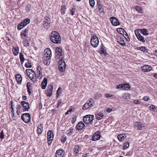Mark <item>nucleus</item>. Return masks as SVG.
Returning a JSON list of instances; mask_svg holds the SVG:
<instances>
[{
	"label": "nucleus",
	"mask_w": 157,
	"mask_h": 157,
	"mask_svg": "<svg viewBox=\"0 0 157 157\" xmlns=\"http://www.w3.org/2000/svg\"><path fill=\"white\" fill-rule=\"evenodd\" d=\"M34 71L31 69H27L26 70V73L28 76H29L31 74H32L33 72H34Z\"/></svg>",
	"instance_id": "obj_33"
},
{
	"label": "nucleus",
	"mask_w": 157,
	"mask_h": 157,
	"mask_svg": "<svg viewBox=\"0 0 157 157\" xmlns=\"http://www.w3.org/2000/svg\"><path fill=\"white\" fill-rule=\"evenodd\" d=\"M50 39L54 43L59 44L61 42L60 36L59 33L56 31H53L51 33Z\"/></svg>",
	"instance_id": "obj_1"
},
{
	"label": "nucleus",
	"mask_w": 157,
	"mask_h": 157,
	"mask_svg": "<svg viewBox=\"0 0 157 157\" xmlns=\"http://www.w3.org/2000/svg\"><path fill=\"white\" fill-rule=\"evenodd\" d=\"M97 4L98 6H101V3L100 2V0H97Z\"/></svg>",
	"instance_id": "obj_64"
},
{
	"label": "nucleus",
	"mask_w": 157,
	"mask_h": 157,
	"mask_svg": "<svg viewBox=\"0 0 157 157\" xmlns=\"http://www.w3.org/2000/svg\"><path fill=\"white\" fill-rule=\"evenodd\" d=\"M58 64V69L59 71L61 72H63L65 70L66 65L64 61L62 58L59 60Z\"/></svg>",
	"instance_id": "obj_4"
},
{
	"label": "nucleus",
	"mask_w": 157,
	"mask_h": 157,
	"mask_svg": "<svg viewBox=\"0 0 157 157\" xmlns=\"http://www.w3.org/2000/svg\"><path fill=\"white\" fill-rule=\"evenodd\" d=\"M19 51V48L18 47L14 48L13 49V52L15 56H17L18 55Z\"/></svg>",
	"instance_id": "obj_26"
},
{
	"label": "nucleus",
	"mask_w": 157,
	"mask_h": 157,
	"mask_svg": "<svg viewBox=\"0 0 157 157\" xmlns=\"http://www.w3.org/2000/svg\"><path fill=\"white\" fill-rule=\"evenodd\" d=\"M85 124L82 121L79 122L76 125V128L78 130H80L84 128Z\"/></svg>",
	"instance_id": "obj_13"
},
{
	"label": "nucleus",
	"mask_w": 157,
	"mask_h": 157,
	"mask_svg": "<svg viewBox=\"0 0 157 157\" xmlns=\"http://www.w3.org/2000/svg\"><path fill=\"white\" fill-rule=\"evenodd\" d=\"M94 116L91 115H88L84 117L83 118V121L86 124H91L93 123Z\"/></svg>",
	"instance_id": "obj_3"
},
{
	"label": "nucleus",
	"mask_w": 157,
	"mask_h": 157,
	"mask_svg": "<svg viewBox=\"0 0 157 157\" xmlns=\"http://www.w3.org/2000/svg\"><path fill=\"white\" fill-rule=\"evenodd\" d=\"M21 118L24 122L28 123L31 120L30 114L28 113H23L21 116Z\"/></svg>",
	"instance_id": "obj_7"
},
{
	"label": "nucleus",
	"mask_w": 157,
	"mask_h": 157,
	"mask_svg": "<svg viewBox=\"0 0 157 157\" xmlns=\"http://www.w3.org/2000/svg\"><path fill=\"white\" fill-rule=\"evenodd\" d=\"M123 97L124 98L128 99L130 98V94L129 93H124L123 95Z\"/></svg>",
	"instance_id": "obj_35"
},
{
	"label": "nucleus",
	"mask_w": 157,
	"mask_h": 157,
	"mask_svg": "<svg viewBox=\"0 0 157 157\" xmlns=\"http://www.w3.org/2000/svg\"><path fill=\"white\" fill-rule=\"evenodd\" d=\"M149 98V97L148 96H145L144 97L143 99L144 101H147L148 100Z\"/></svg>",
	"instance_id": "obj_59"
},
{
	"label": "nucleus",
	"mask_w": 157,
	"mask_h": 157,
	"mask_svg": "<svg viewBox=\"0 0 157 157\" xmlns=\"http://www.w3.org/2000/svg\"><path fill=\"white\" fill-rule=\"evenodd\" d=\"M123 87V84H121L120 85H118L117 86V88L119 89H121L122 90Z\"/></svg>",
	"instance_id": "obj_56"
},
{
	"label": "nucleus",
	"mask_w": 157,
	"mask_h": 157,
	"mask_svg": "<svg viewBox=\"0 0 157 157\" xmlns=\"http://www.w3.org/2000/svg\"><path fill=\"white\" fill-rule=\"evenodd\" d=\"M65 152L62 149H59L56 151L55 153L56 157H63Z\"/></svg>",
	"instance_id": "obj_11"
},
{
	"label": "nucleus",
	"mask_w": 157,
	"mask_h": 157,
	"mask_svg": "<svg viewBox=\"0 0 157 157\" xmlns=\"http://www.w3.org/2000/svg\"><path fill=\"white\" fill-rule=\"evenodd\" d=\"M23 43L24 46L25 47H27L29 45V42L26 40V39H23Z\"/></svg>",
	"instance_id": "obj_34"
},
{
	"label": "nucleus",
	"mask_w": 157,
	"mask_h": 157,
	"mask_svg": "<svg viewBox=\"0 0 157 157\" xmlns=\"http://www.w3.org/2000/svg\"><path fill=\"white\" fill-rule=\"evenodd\" d=\"M43 63L45 65H48L50 63V59L45 60L43 61Z\"/></svg>",
	"instance_id": "obj_42"
},
{
	"label": "nucleus",
	"mask_w": 157,
	"mask_h": 157,
	"mask_svg": "<svg viewBox=\"0 0 157 157\" xmlns=\"http://www.w3.org/2000/svg\"><path fill=\"white\" fill-rule=\"evenodd\" d=\"M28 29H26L25 30H23L22 31L21 33V37L22 39H25L27 37Z\"/></svg>",
	"instance_id": "obj_12"
},
{
	"label": "nucleus",
	"mask_w": 157,
	"mask_h": 157,
	"mask_svg": "<svg viewBox=\"0 0 157 157\" xmlns=\"http://www.w3.org/2000/svg\"><path fill=\"white\" fill-rule=\"evenodd\" d=\"M86 103L89 105L90 107H92L94 105L93 104L94 101L92 99H90Z\"/></svg>",
	"instance_id": "obj_28"
},
{
	"label": "nucleus",
	"mask_w": 157,
	"mask_h": 157,
	"mask_svg": "<svg viewBox=\"0 0 157 157\" xmlns=\"http://www.w3.org/2000/svg\"><path fill=\"white\" fill-rule=\"evenodd\" d=\"M134 102L136 104H139L140 103V100H135Z\"/></svg>",
	"instance_id": "obj_54"
},
{
	"label": "nucleus",
	"mask_w": 157,
	"mask_h": 157,
	"mask_svg": "<svg viewBox=\"0 0 157 157\" xmlns=\"http://www.w3.org/2000/svg\"><path fill=\"white\" fill-rule=\"evenodd\" d=\"M137 37L139 40L141 41L142 42H145L144 37L141 36V35H138V36Z\"/></svg>",
	"instance_id": "obj_32"
},
{
	"label": "nucleus",
	"mask_w": 157,
	"mask_h": 157,
	"mask_svg": "<svg viewBox=\"0 0 157 157\" xmlns=\"http://www.w3.org/2000/svg\"><path fill=\"white\" fill-rule=\"evenodd\" d=\"M4 132L2 130L0 133V138L1 139H3L4 137Z\"/></svg>",
	"instance_id": "obj_48"
},
{
	"label": "nucleus",
	"mask_w": 157,
	"mask_h": 157,
	"mask_svg": "<svg viewBox=\"0 0 157 157\" xmlns=\"http://www.w3.org/2000/svg\"><path fill=\"white\" fill-rule=\"evenodd\" d=\"M26 25H25V24L22 21V22L20 24V26H21L23 28Z\"/></svg>",
	"instance_id": "obj_62"
},
{
	"label": "nucleus",
	"mask_w": 157,
	"mask_h": 157,
	"mask_svg": "<svg viewBox=\"0 0 157 157\" xmlns=\"http://www.w3.org/2000/svg\"><path fill=\"white\" fill-rule=\"evenodd\" d=\"M91 39L90 40L91 45L94 48H96L98 45L99 41L98 37L95 35H93L91 36Z\"/></svg>",
	"instance_id": "obj_2"
},
{
	"label": "nucleus",
	"mask_w": 157,
	"mask_h": 157,
	"mask_svg": "<svg viewBox=\"0 0 157 157\" xmlns=\"http://www.w3.org/2000/svg\"><path fill=\"white\" fill-rule=\"evenodd\" d=\"M142 68L143 71L144 72H149L151 71L152 69L151 67L149 65H146L144 66H142Z\"/></svg>",
	"instance_id": "obj_15"
},
{
	"label": "nucleus",
	"mask_w": 157,
	"mask_h": 157,
	"mask_svg": "<svg viewBox=\"0 0 157 157\" xmlns=\"http://www.w3.org/2000/svg\"><path fill=\"white\" fill-rule=\"evenodd\" d=\"M98 8L99 9V12L101 13L104 12V10L103 8L102 7V6H98Z\"/></svg>",
	"instance_id": "obj_49"
},
{
	"label": "nucleus",
	"mask_w": 157,
	"mask_h": 157,
	"mask_svg": "<svg viewBox=\"0 0 157 157\" xmlns=\"http://www.w3.org/2000/svg\"><path fill=\"white\" fill-rule=\"evenodd\" d=\"M15 78L17 83L19 84H21L22 80V78L21 75L19 74L16 75Z\"/></svg>",
	"instance_id": "obj_18"
},
{
	"label": "nucleus",
	"mask_w": 157,
	"mask_h": 157,
	"mask_svg": "<svg viewBox=\"0 0 157 157\" xmlns=\"http://www.w3.org/2000/svg\"><path fill=\"white\" fill-rule=\"evenodd\" d=\"M31 9V6L29 4L27 5L26 6V11L27 12H29Z\"/></svg>",
	"instance_id": "obj_45"
},
{
	"label": "nucleus",
	"mask_w": 157,
	"mask_h": 157,
	"mask_svg": "<svg viewBox=\"0 0 157 157\" xmlns=\"http://www.w3.org/2000/svg\"><path fill=\"white\" fill-rule=\"evenodd\" d=\"M37 72H42V68H41V67L40 66H37Z\"/></svg>",
	"instance_id": "obj_51"
},
{
	"label": "nucleus",
	"mask_w": 157,
	"mask_h": 157,
	"mask_svg": "<svg viewBox=\"0 0 157 157\" xmlns=\"http://www.w3.org/2000/svg\"><path fill=\"white\" fill-rule=\"evenodd\" d=\"M150 109L151 110H154L155 109V106L153 105H151L150 106Z\"/></svg>",
	"instance_id": "obj_55"
},
{
	"label": "nucleus",
	"mask_w": 157,
	"mask_h": 157,
	"mask_svg": "<svg viewBox=\"0 0 157 157\" xmlns=\"http://www.w3.org/2000/svg\"><path fill=\"white\" fill-rule=\"evenodd\" d=\"M25 66L27 68H31L32 67V65L29 61H28L25 63Z\"/></svg>",
	"instance_id": "obj_43"
},
{
	"label": "nucleus",
	"mask_w": 157,
	"mask_h": 157,
	"mask_svg": "<svg viewBox=\"0 0 157 157\" xmlns=\"http://www.w3.org/2000/svg\"><path fill=\"white\" fill-rule=\"evenodd\" d=\"M47 83V79L46 78H44L42 81L41 85V88L44 90L45 89Z\"/></svg>",
	"instance_id": "obj_19"
},
{
	"label": "nucleus",
	"mask_w": 157,
	"mask_h": 157,
	"mask_svg": "<svg viewBox=\"0 0 157 157\" xmlns=\"http://www.w3.org/2000/svg\"><path fill=\"white\" fill-rule=\"evenodd\" d=\"M21 104L22 106L24 108L23 109L24 111H29V105L28 102L22 101L21 102Z\"/></svg>",
	"instance_id": "obj_10"
},
{
	"label": "nucleus",
	"mask_w": 157,
	"mask_h": 157,
	"mask_svg": "<svg viewBox=\"0 0 157 157\" xmlns=\"http://www.w3.org/2000/svg\"><path fill=\"white\" fill-rule=\"evenodd\" d=\"M135 9L136 10L140 12L142 10L141 8L139 6H136Z\"/></svg>",
	"instance_id": "obj_52"
},
{
	"label": "nucleus",
	"mask_w": 157,
	"mask_h": 157,
	"mask_svg": "<svg viewBox=\"0 0 157 157\" xmlns=\"http://www.w3.org/2000/svg\"><path fill=\"white\" fill-rule=\"evenodd\" d=\"M134 127L137 130H143L146 128L144 124L139 122H136L134 123Z\"/></svg>",
	"instance_id": "obj_5"
},
{
	"label": "nucleus",
	"mask_w": 157,
	"mask_h": 157,
	"mask_svg": "<svg viewBox=\"0 0 157 157\" xmlns=\"http://www.w3.org/2000/svg\"><path fill=\"white\" fill-rule=\"evenodd\" d=\"M51 58L50 56L48 57L47 56H45V55H43V61H44L45 60H48V59H50Z\"/></svg>",
	"instance_id": "obj_44"
},
{
	"label": "nucleus",
	"mask_w": 157,
	"mask_h": 157,
	"mask_svg": "<svg viewBox=\"0 0 157 157\" xmlns=\"http://www.w3.org/2000/svg\"><path fill=\"white\" fill-rule=\"evenodd\" d=\"M48 140H52L53 139L54 135L52 132L51 131H48L47 134Z\"/></svg>",
	"instance_id": "obj_24"
},
{
	"label": "nucleus",
	"mask_w": 157,
	"mask_h": 157,
	"mask_svg": "<svg viewBox=\"0 0 157 157\" xmlns=\"http://www.w3.org/2000/svg\"><path fill=\"white\" fill-rule=\"evenodd\" d=\"M73 130L74 128H70V129L68 130V131H69V132L67 134L69 136H71V135L73 132Z\"/></svg>",
	"instance_id": "obj_41"
},
{
	"label": "nucleus",
	"mask_w": 157,
	"mask_h": 157,
	"mask_svg": "<svg viewBox=\"0 0 157 157\" xmlns=\"http://www.w3.org/2000/svg\"><path fill=\"white\" fill-rule=\"evenodd\" d=\"M51 21L50 18L48 16L45 17L44 20L43 24L44 27L46 29H47L50 27Z\"/></svg>",
	"instance_id": "obj_8"
},
{
	"label": "nucleus",
	"mask_w": 157,
	"mask_h": 157,
	"mask_svg": "<svg viewBox=\"0 0 157 157\" xmlns=\"http://www.w3.org/2000/svg\"><path fill=\"white\" fill-rule=\"evenodd\" d=\"M110 21L112 25L114 26H117L120 25L118 20L115 17H112L110 18Z\"/></svg>",
	"instance_id": "obj_9"
},
{
	"label": "nucleus",
	"mask_w": 157,
	"mask_h": 157,
	"mask_svg": "<svg viewBox=\"0 0 157 157\" xmlns=\"http://www.w3.org/2000/svg\"><path fill=\"white\" fill-rule=\"evenodd\" d=\"M89 3L90 6L93 8L95 4V2L94 0H89Z\"/></svg>",
	"instance_id": "obj_39"
},
{
	"label": "nucleus",
	"mask_w": 157,
	"mask_h": 157,
	"mask_svg": "<svg viewBox=\"0 0 157 157\" xmlns=\"http://www.w3.org/2000/svg\"><path fill=\"white\" fill-rule=\"evenodd\" d=\"M48 91L49 92H52V91L53 89V86L52 85H50L48 86Z\"/></svg>",
	"instance_id": "obj_47"
},
{
	"label": "nucleus",
	"mask_w": 157,
	"mask_h": 157,
	"mask_svg": "<svg viewBox=\"0 0 157 157\" xmlns=\"http://www.w3.org/2000/svg\"><path fill=\"white\" fill-rule=\"evenodd\" d=\"M135 34L136 37L138 36V34H139V35H140V34L139 33V32H138V30H135Z\"/></svg>",
	"instance_id": "obj_57"
},
{
	"label": "nucleus",
	"mask_w": 157,
	"mask_h": 157,
	"mask_svg": "<svg viewBox=\"0 0 157 157\" xmlns=\"http://www.w3.org/2000/svg\"><path fill=\"white\" fill-rule=\"evenodd\" d=\"M129 144L128 142H126L123 144V149H125L129 147Z\"/></svg>",
	"instance_id": "obj_38"
},
{
	"label": "nucleus",
	"mask_w": 157,
	"mask_h": 157,
	"mask_svg": "<svg viewBox=\"0 0 157 157\" xmlns=\"http://www.w3.org/2000/svg\"><path fill=\"white\" fill-rule=\"evenodd\" d=\"M122 90H128L130 88V85L128 84H123Z\"/></svg>",
	"instance_id": "obj_30"
},
{
	"label": "nucleus",
	"mask_w": 157,
	"mask_h": 157,
	"mask_svg": "<svg viewBox=\"0 0 157 157\" xmlns=\"http://www.w3.org/2000/svg\"><path fill=\"white\" fill-rule=\"evenodd\" d=\"M42 72H38V78L40 79L42 78Z\"/></svg>",
	"instance_id": "obj_58"
},
{
	"label": "nucleus",
	"mask_w": 157,
	"mask_h": 157,
	"mask_svg": "<svg viewBox=\"0 0 157 157\" xmlns=\"http://www.w3.org/2000/svg\"><path fill=\"white\" fill-rule=\"evenodd\" d=\"M118 42L122 46H125V45L124 40L121 38H120V40L118 41Z\"/></svg>",
	"instance_id": "obj_36"
},
{
	"label": "nucleus",
	"mask_w": 157,
	"mask_h": 157,
	"mask_svg": "<svg viewBox=\"0 0 157 157\" xmlns=\"http://www.w3.org/2000/svg\"><path fill=\"white\" fill-rule=\"evenodd\" d=\"M76 118L75 117H73L72 118V121H71V122L73 124H74L75 122L76 121Z\"/></svg>",
	"instance_id": "obj_60"
},
{
	"label": "nucleus",
	"mask_w": 157,
	"mask_h": 157,
	"mask_svg": "<svg viewBox=\"0 0 157 157\" xmlns=\"http://www.w3.org/2000/svg\"><path fill=\"white\" fill-rule=\"evenodd\" d=\"M139 49L142 51L145 52L146 50V48L144 46H142Z\"/></svg>",
	"instance_id": "obj_53"
},
{
	"label": "nucleus",
	"mask_w": 157,
	"mask_h": 157,
	"mask_svg": "<svg viewBox=\"0 0 157 157\" xmlns=\"http://www.w3.org/2000/svg\"><path fill=\"white\" fill-rule=\"evenodd\" d=\"M104 115L103 113L99 112L97 114H95V117L96 119L98 120L101 119L103 117Z\"/></svg>",
	"instance_id": "obj_25"
},
{
	"label": "nucleus",
	"mask_w": 157,
	"mask_h": 157,
	"mask_svg": "<svg viewBox=\"0 0 157 157\" xmlns=\"http://www.w3.org/2000/svg\"><path fill=\"white\" fill-rule=\"evenodd\" d=\"M44 55L47 56L48 57L49 56L51 58L52 56L51 52L49 48H47L44 50Z\"/></svg>",
	"instance_id": "obj_22"
},
{
	"label": "nucleus",
	"mask_w": 157,
	"mask_h": 157,
	"mask_svg": "<svg viewBox=\"0 0 157 157\" xmlns=\"http://www.w3.org/2000/svg\"><path fill=\"white\" fill-rule=\"evenodd\" d=\"M52 94V92H49L47 94V96L48 97H50Z\"/></svg>",
	"instance_id": "obj_63"
},
{
	"label": "nucleus",
	"mask_w": 157,
	"mask_h": 157,
	"mask_svg": "<svg viewBox=\"0 0 157 157\" xmlns=\"http://www.w3.org/2000/svg\"><path fill=\"white\" fill-rule=\"evenodd\" d=\"M62 91V89L61 87H59L58 88L57 91V95H59L61 94Z\"/></svg>",
	"instance_id": "obj_50"
},
{
	"label": "nucleus",
	"mask_w": 157,
	"mask_h": 157,
	"mask_svg": "<svg viewBox=\"0 0 157 157\" xmlns=\"http://www.w3.org/2000/svg\"><path fill=\"white\" fill-rule=\"evenodd\" d=\"M89 105L86 102L83 106L82 109L83 110H85L89 108Z\"/></svg>",
	"instance_id": "obj_40"
},
{
	"label": "nucleus",
	"mask_w": 157,
	"mask_h": 157,
	"mask_svg": "<svg viewBox=\"0 0 157 157\" xmlns=\"http://www.w3.org/2000/svg\"><path fill=\"white\" fill-rule=\"evenodd\" d=\"M20 59L21 64L22 65L25 60V59L24 57V55L22 54V53H20Z\"/></svg>",
	"instance_id": "obj_31"
},
{
	"label": "nucleus",
	"mask_w": 157,
	"mask_h": 157,
	"mask_svg": "<svg viewBox=\"0 0 157 157\" xmlns=\"http://www.w3.org/2000/svg\"><path fill=\"white\" fill-rule=\"evenodd\" d=\"M66 6L65 5H62L61 9V13L62 14H64L65 13Z\"/></svg>",
	"instance_id": "obj_27"
},
{
	"label": "nucleus",
	"mask_w": 157,
	"mask_h": 157,
	"mask_svg": "<svg viewBox=\"0 0 157 157\" xmlns=\"http://www.w3.org/2000/svg\"><path fill=\"white\" fill-rule=\"evenodd\" d=\"M105 96L106 97H110L112 96V95L106 93L105 94Z\"/></svg>",
	"instance_id": "obj_61"
},
{
	"label": "nucleus",
	"mask_w": 157,
	"mask_h": 157,
	"mask_svg": "<svg viewBox=\"0 0 157 157\" xmlns=\"http://www.w3.org/2000/svg\"><path fill=\"white\" fill-rule=\"evenodd\" d=\"M22 21L25 24V25H26L29 23L30 20L29 18H26L23 20Z\"/></svg>",
	"instance_id": "obj_37"
},
{
	"label": "nucleus",
	"mask_w": 157,
	"mask_h": 157,
	"mask_svg": "<svg viewBox=\"0 0 157 157\" xmlns=\"http://www.w3.org/2000/svg\"><path fill=\"white\" fill-rule=\"evenodd\" d=\"M101 136L99 133L98 132H96L92 137V140L94 141H96L99 140Z\"/></svg>",
	"instance_id": "obj_16"
},
{
	"label": "nucleus",
	"mask_w": 157,
	"mask_h": 157,
	"mask_svg": "<svg viewBox=\"0 0 157 157\" xmlns=\"http://www.w3.org/2000/svg\"><path fill=\"white\" fill-rule=\"evenodd\" d=\"M43 130V126L42 124H40L38 125L37 129V132L38 134H41Z\"/></svg>",
	"instance_id": "obj_20"
},
{
	"label": "nucleus",
	"mask_w": 157,
	"mask_h": 157,
	"mask_svg": "<svg viewBox=\"0 0 157 157\" xmlns=\"http://www.w3.org/2000/svg\"><path fill=\"white\" fill-rule=\"evenodd\" d=\"M32 84L30 82H28L27 84V92L30 95L31 93V90H32Z\"/></svg>",
	"instance_id": "obj_17"
},
{
	"label": "nucleus",
	"mask_w": 157,
	"mask_h": 157,
	"mask_svg": "<svg viewBox=\"0 0 157 157\" xmlns=\"http://www.w3.org/2000/svg\"><path fill=\"white\" fill-rule=\"evenodd\" d=\"M126 136L125 134H121L117 136V138L119 141H122L125 139Z\"/></svg>",
	"instance_id": "obj_21"
},
{
	"label": "nucleus",
	"mask_w": 157,
	"mask_h": 157,
	"mask_svg": "<svg viewBox=\"0 0 157 157\" xmlns=\"http://www.w3.org/2000/svg\"><path fill=\"white\" fill-rule=\"evenodd\" d=\"M75 156L77 155L79 152V147L78 145H75L74 149Z\"/></svg>",
	"instance_id": "obj_23"
},
{
	"label": "nucleus",
	"mask_w": 157,
	"mask_h": 157,
	"mask_svg": "<svg viewBox=\"0 0 157 157\" xmlns=\"http://www.w3.org/2000/svg\"><path fill=\"white\" fill-rule=\"evenodd\" d=\"M28 77L29 79L34 82L36 81V74L34 71V72H33L32 74H30V75Z\"/></svg>",
	"instance_id": "obj_14"
},
{
	"label": "nucleus",
	"mask_w": 157,
	"mask_h": 157,
	"mask_svg": "<svg viewBox=\"0 0 157 157\" xmlns=\"http://www.w3.org/2000/svg\"><path fill=\"white\" fill-rule=\"evenodd\" d=\"M64 54L62 52V48L57 47L55 50V58L59 59L61 57L63 56Z\"/></svg>",
	"instance_id": "obj_6"
},
{
	"label": "nucleus",
	"mask_w": 157,
	"mask_h": 157,
	"mask_svg": "<svg viewBox=\"0 0 157 157\" xmlns=\"http://www.w3.org/2000/svg\"><path fill=\"white\" fill-rule=\"evenodd\" d=\"M141 32L144 35H148L149 34L148 31L146 29H141Z\"/></svg>",
	"instance_id": "obj_29"
},
{
	"label": "nucleus",
	"mask_w": 157,
	"mask_h": 157,
	"mask_svg": "<svg viewBox=\"0 0 157 157\" xmlns=\"http://www.w3.org/2000/svg\"><path fill=\"white\" fill-rule=\"evenodd\" d=\"M117 31L119 33H120L121 34H122V33L124 32L123 31H124V30L121 28H119L117 29Z\"/></svg>",
	"instance_id": "obj_46"
}]
</instances>
